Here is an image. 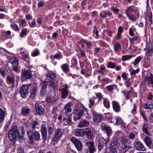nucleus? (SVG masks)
Listing matches in <instances>:
<instances>
[{
    "label": "nucleus",
    "instance_id": "nucleus-59",
    "mask_svg": "<svg viewBox=\"0 0 153 153\" xmlns=\"http://www.w3.org/2000/svg\"><path fill=\"white\" fill-rule=\"evenodd\" d=\"M115 66V64L112 62H110L108 63L107 65V67L111 68H114Z\"/></svg>",
    "mask_w": 153,
    "mask_h": 153
},
{
    "label": "nucleus",
    "instance_id": "nucleus-35",
    "mask_svg": "<svg viewBox=\"0 0 153 153\" xmlns=\"http://www.w3.org/2000/svg\"><path fill=\"white\" fill-rule=\"evenodd\" d=\"M30 109L27 107H23L22 109V112L23 115H26L28 114L30 111Z\"/></svg>",
    "mask_w": 153,
    "mask_h": 153
},
{
    "label": "nucleus",
    "instance_id": "nucleus-61",
    "mask_svg": "<svg viewBox=\"0 0 153 153\" xmlns=\"http://www.w3.org/2000/svg\"><path fill=\"white\" fill-rule=\"evenodd\" d=\"M127 16L128 19L131 21H136V19L134 17V15L129 14L127 15Z\"/></svg>",
    "mask_w": 153,
    "mask_h": 153
},
{
    "label": "nucleus",
    "instance_id": "nucleus-38",
    "mask_svg": "<svg viewBox=\"0 0 153 153\" xmlns=\"http://www.w3.org/2000/svg\"><path fill=\"white\" fill-rule=\"evenodd\" d=\"M148 125L144 123L143 127V131L144 133L146 134L149 135H151V133L149 131L147 130Z\"/></svg>",
    "mask_w": 153,
    "mask_h": 153
},
{
    "label": "nucleus",
    "instance_id": "nucleus-11",
    "mask_svg": "<svg viewBox=\"0 0 153 153\" xmlns=\"http://www.w3.org/2000/svg\"><path fill=\"white\" fill-rule=\"evenodd\" d=\"M48 84V81H43L40 84L41 86L40 95L42 96L45 95L46 92V88Z\"/></svg>",
    "mask_w": 153,
    "mask_h": 153
},
{
    "label": "nucleus",
    "instance_id": "nucleus-30",
    "mask_svg": "<svg viewBox=\"0 0 153 153\" xmlns=\"http://www.w3.org/2000/svg\"><path fill=\"white\" fill-rule=\"evenodd\" d=\"M89 125V122L85 120L81 121L79 123L78 127L82 128L88 126Z\"/></svg>",
    "mask_w": 153,
    "mask_h": 153
},
{
    "label": "nucleus",
    "instance_id": "nucleus-42",
    "mask_svg": "<svg viewBox=\"0 0 153 153\" xmlns=\"http://www.w3.org/2000/svg\"><path fill=\"white\" fill-rule=\"evenodd\" d=\"M115 119L116 120V123L117 124L120 125L122 124L123 125L125 124V123L123 122V120L120 117H116Z\"/></svg>",
    "mask_w": 153,
    "mask_h": 153
},
{
    "label": "nucleus",
    "instance_id": "nucleus-5",
    "mask_svg": "<svg viewBox=\"0 0 153 153\" xmlns=\"http://www.w3.org/2000/svg\"><path fill=\"white\" fill-rule=\"evenodd\" d=\"M32 74L29 70L23 69L22 71L21 79L25 80L26 79H30L32 77Z\"/></svg>",
    "mask_w": 153,
    "mask_h": 153
},
{
    "label": "nucleus",
    "instance_id": "nucleus-2",
    "mask_svg": "<svg viewBox=\"0 0 153 153\" xmlns=\"http://www.w3.org/2000/svg\"><path fill=\"white\" fill-rule=\"evenodd\" d=\"M19 135L18 127L16 126H12L8 133V137L10 140L15 141Z\"/></svg>",
    "mask_w": 153,
    "mask_h": 153
},
{
    "label": "nucleus",
    "instance_id": "nucleus-52",
    "mask_svg": "<svg viewBox=\"0 0 153 153\" xmlns=\"http://www.w3.org/2000/svg\"><path fill=\"white\" fill-rule=\"evenodd\" d=\"M7 72L6 70L4 68L0 69V73L3 77H4L5 75L7 74L6 73Z\"/></svg>",
    "mask_w": 153,
    "mask_h": 153
},
{
    "label": "nucleus",
    "instance_id": "nucleus-3",
    "mask_svg": "<svg viewBox=\"0 0 153 153\" xmlns=\"http://www.w3.org/2000/svg\"><path fill=\"white\" fill-rule=\"evenodd\" d=\"M27 135L28 137L29 143L30 144H33L34 140H38L40 137L39 133L36 131L33 132L31 130H29L27 132Z\"/></svg>",
    "mask_w": 153,
    "mask_h": 153
},
{
    "label": "nucleus",
    "instance_id": "nucleus-13",
    "mask_svg": "<svg viewBox=\"0 0 153 153\" xmlns=\"http://www.w3.org/2000/svg\"><path fill=\"white\" fill-rule=\"evenodd\" d=\"M41 130L42 139L43 140H45L47 138V128L45 125L43 124L42 125Z\"/></svg>",
    "mask_w": 153,
    "mask_h": 153
},
{
    "label": "nucleus",
    "instance_id": "nucleus-24",
    "mask_svg": "<svg viewBox=\"0 0 153 153\" xmlns=\"http://www.w3.org/2000/svg\"><path fill=\"white\" fill-rule=\"evenodd\" d=\"M84 130L81 129H76L74 132L75 136L78 137H83L84 135Z\"/></svg>",
    "mask_w": 153,
    "mask_h": 153
},
{
    "label": "nucleus",
    "instance_id": "nucleus-14",
    "mask_svg": "<svg viewBox=\"0 0 153 153\" xmlns=\"http://www.w3.org/2000/svg\"><path fill=\"white\" fill-rule=\"evenodd\" d=\"M138 8L137 7L134 6H131L128 7L126 10L125 13L127 15L130 14L132 12L137 11Z\"/></svg>",
    "mask_w": 153,
    "mask_h": 153
},
{
    "label": "nucleus",
    "instance_id": "nucleus-56",
    "mask_svg": "<svg viewBox=\"0 0 153 153\" xmlns=\"http://www.w3.org/2000/svg\"><path fill=\"white\" fill-rule=\"evenodd\" d=\"M48 133L49 135H51L53 134L54 131V129L51 126H48Z\"/></svg>",
    "mask_w": 153,
    "mask_h": 153
},
{
    "label": "nucleus",
    "instance_id": "nucleus-45",
    "mask_svg": "<svg viewBox=\"0 0 153 153\" xmlns=\"http://www.w3.org/2000/svg\"><path fill=\"white\" fill-rule=\"evenodd\" d=\"M117 148L109 146V153H117Z\"/></svg>",
    "mask_w": 153,
    "mask_h": 153
},
{
    "label": "nucleus",
    "instance_id": "nucleus-29",
    "mask_svg": "<svg viewBox=\"0 0 153 153\" xmlns=\"http://www.w3.org/2000/svg\"><path fill=\"white\" fill-rule=\"evenodd\" d=\"M88 146V150L89 153H94L95 150L94 146V143L92 142L87 143Z\"/></svg>",
    "mask_w": 153,
    "mask_h": 153
},
{
    "label": "nucleus",
    "instance_id": "nucleus-7",
    "mask_svg": "<svg viewBox=\"0 0 153 153\" xmlns=\"http://www.w3.org/2000/svg\"><path fill=\"white\" fill-rule=\"evenodd\" d=\"M63 132L64 131L62 129L58 128L56 129L53 137V140L56 142L59 140L62 136Z\"/></svg>",
    "mask_w": 153,
    "mask_h": 153
},
{
    "label": "nucleus",
    "instance_id": "nucleus-17",
    "mask_svg": "<svg viewBox=\"0 0 153 153\" xmlns=\"http://www.w3.org/2000/svg\"><path fill=\"white\" fill-rule=\"evenodd\" d=\"M102 117L101 114L94 113L93 117V121L97 123L100 122L102 120Z\"/></svg>",
    "mask_w": 153,
    "mask_h": 153
},
{
    "label": "nucleus",
    "instance_id": "nucleus-34",
    "mask_svg": "<svg viewBox=\"0 0 153 153\" xmlns=\"http://www.w3.org/2000/svg\"><path fill=\"white\" fill-rule=\"evenodd\" d=\"M61 68L65 73H68L70 71L69 65L67 64H65L62 65L61 66Z\"/></svg>",
    "mask_w": 153,
    "mask_h": 153
},
{
    "label": "nucleus",
    "instance_id": "nucleus-36",
    "mask_svg": "<svg viewBox=\"0 0 153 153\" xmlns=\"http://www.w3.org/2000/svg\"><path fill=\"white\" fill-rule=\"evenodd\" d=\"M105 139H102L100 141L99 144L98 145L99 149L100 151H101L102 149L103 146L104 144H107L108 142H105Z\"/></svg>",
    "mask_w": 153,
    "mask_h": 153
},
{
    "label": "nucleus",
    "instance_id": "nucleus-60",
    "mask_svg": "<svg viewBox=\"0 0 153 153\" xmlns=\"http://www.w3.org/2000/svg\"><path fill=\"white\" fill-rule=\"evenodd\" d=\"M105 67L104 66H102L100 67V69L99 70L98 72L101 73L102 74H103L104 73V70Z\"/></svg>",
    "mask_w": 153,
    "mask_h": 153
},
{
    "label": "nucleus",
    "instance_id": "nucleus-16",
    "mask_svg": "<svg viewBox=\"0 0 153 153\" xmlns=\"http://www.w3.org/2000/svg\"><path fill=\"white\" fill-rule=\"evenodd\" d=\"M135 147L136 149L138 151H144L146 148L143 143L140 141H137L135 144Z\"/></svg>",
    "mask_w": 153,
    "mask_h": 153
},
{
    "label": "nucleus",
    "instance_id": "nucleus-8",
    "mask_svg": "<svg viewBox=\"0 0 153 153\" xmlns=\"http://www.w3.org/2000/svg\"><path fill=\"white\" fill-rule=\"evenodd\" d=\"M70 140L73 143L78 150H81L82 149V143L81 141L78 139L74 137H72L70 139Z\"/></svg>",
    "mask_w": 153,
    "mask_h": 153
},
{
    "label": "nucleus",
    "instance_id": "nucleus-27",
    "mask_svg": "<svg viewBox=\"0 0 153 153\" xmlns=\"http://www.w3.org/2000/svg\"><path fill=\"white\" fill-rule=\"evenodd\" d=\"M72 106V104L71 103L69 102L67 103L64 108V110L65 114L71 111V108Z\"/></svg>",
    "mask_w": 153,
    "mask_h": 153
},
{
    "label": "nucleus",
    "instance_id": "nucleus-62",
    "mask_svg": "<svg viewBox=\"0 0 153 153\" xmlns=\"http://www.w3.org/2000/svg\"><path fill=\"white\" fill-rule=\"evenodd\" d=\"M71 64L74 66H76L77 64V59L75 58H73L71 60Z\"/></svg>",
    "mask_w": 153,
    "mask_h": 153
},
{
    "label": "nucleus",
    "instance_id": "nucleus-46",
    "mask_svg": "<svg viewBox=\"0 0 153 153\" xmlns=\"http://www.w3.org/2000/svg\"><path fill=\"white\" fill-rule=\"evenodd\" d=\"M110 10L113 12L116 15L118 13V12L120 10V9L114 7H112L111 8Z\"/></svg>",
    "mask_w": 153,
    "mask_h": 153
},
{
    "label": "nucleus",
    "instance_id": "nucleus-55",
    "mask_svg": "<svg viewBox=\"0 0 153 153\" xmlns=\"http://www.w3.org/2000/svg\"><path fill=\"white\" fill-rule=\"evenodd\" d=\"M62 55L61 53H56L53 56L54 58L58 59H61L62 58Z\"/></svg>",
    "mask_w": 153,
    "mask_h": 153
},
{
    "label": "nucleus",
    "instance_id": "nucleus-33",
    "mask_svg": "<svg viewBox=\"0 0 153 153\" xmlns=\"http://www.w3.org/2000/svg\"><path fill=\"white\" fill-rule=\"evenodd\" d=\"M6 112L2 109L0 108V122H3L6 115Z\"/></svg>",
    "mask_w": 153,
    "mask_h": 153
},
{
    "label": "nucleus",
    "instance_id": "nucleus-4",
    "mask_svg": "<svg viewBox=\"0 0 153 153\" xmlns=\"http://www.w3.org/2000/svg\"><path fill=\"white\" fill-rule=\"evenodd\" d=\"M10 62L13 65V69L16 72H19V68L18 67V59L14 56L10 57L9 60Z\"/></svg>",
    "mask_w": 153,
    "mask_h": 153
},
{
    "label": "nucleus",
    "instance_id": "nucleus-57",
    "mask_svg": "<svg viewBox=\"0 0 153 153\" xmlns=\"http://www.w3.org/2000/svg\"><path fill=\"white\" fill-rule=\"evenodd\" d=\"M142 59L141 56H139L137 57L134 60V66L136 65L137 64H138L140 61Z\"/></svg>",
    "mask_w": 153,
    "mask_h": 153
},
{
    "label": "nucleus",
    "instance_id": "nucleus-48",
    "mask_svg": "<svg viewBox=\"0 0 153 153\" xmlns=\"http://www.w3.org/2000/svg\"><path fill=\"white\" fill-rule=\"evenodd\" d=\"M39 51L37 49H35L32 52L31 55L33 56H35L39 55Z\"/></svg>",
    "mask_w": 153,
    "mask_h": 153
},
{
    "label": "nucleus",
    "instance_id": "nucleus-31",
    "mask_svg": "<svg viewBox=\"0 0 153 153\" xmlns=\"http://www.w3.org/2000/svg\"><path fill=\"white\" fill-rule=\"evenodd\" d=\"M46 76L52 79H54L56 77V74L52 71H48L46 74Z\"/></svg>",
    "mask_w": 153,
    "mask_h": 153
},
{
    "label": "nucleus",
    "instance_id": "nucleus-47",
    "mask_svg": "<svg viewBox=\"0 0 153 153\" xmlns=\"http://www.w3.org/2000/svg\"><path fill=\"white\" fill-rule=\"evenodd\" d=\"M27 32V30L26 28H24L22 30V31L20 35V37L21 38H23L25 36Z\"/></svg>",
    "mask_w": 153,
    "mask_h": 153
},
{
    "label": "nucleus",
    "instance_id": "nucleus-19",
    "mask_svg": "<svg viewBox=\"0 0 153 153\" xmlns=\"http://www.w3.org/2000/svg\"><path fill=\"white\" fill-rule=\"evenodd\" d=\"M85 134L87 137L90 139H91L93 135V132L92 130L89 128H87L84 130V134Z\"/></svg>",
    "mask_w": 153,
    "mask_h": 153
},
{
    "label": "nucleus",
    "instance_id": "nucleus-51",
    "mask_svg": "<svg viewBox=\"0 0 153 153\" xmlns=\"http://www.w3.org/2000/svg\"><path fill=\"white\" fill-rule=\"evenodd\" d=\"M22 59H23L25 60L26 61L28 64L29 65V57L28 54H23L22 55Z\"/></svg>",
    "mask_w": 153,
    "mask_h": 153
},
{
    "label": "nucleus",
    "instance_id": "nucleus-64",
    "mask_svg": "<svg viewBox=\"0 0 153 153\" xmlns=\"http://www.w3.org/2000/svg\"><path fill=\"white\" fill-rule=\"evenodd\" d=\"M129 34L131 36H134V34L132 28L131 27L129 29Z\"/></svg>",
    "mask_w": 153,
    "mask_h": 153
},
{
    "label": "nucleus",
    "instance_id": "nucleus-44",
    "mask_svg": "<svg viewBox=\"0 0 153 153\" xmlns=\"http://www.w3.org/2000/svg\"><path fill=\"white\" fill-rule=\"evenodd\" d=\"M148 52L149 56H150L152 55L153 53V45H151L148 47Z\"/></svg>",
    "mask_w": 153,
    "mask_h": 153
},
{
    "label": "nucleus",
    "instance_id": "nucleus-12",
    "mask_svg": "<svg viewBox=\"0 0 153 153\" xmlns=\"http://www.w3.org/2000/svg\"><path fill=\"white\" fill-rule=\"evenodd\" d=\"M7 82L11 84V87L13 88L15 85V76L14 75L12 74L11 75L8 76L7 77Z\"/></svg>",
    "mask_w": 153,
    "mask_h": 153
},
{
    "label": "nucleus",
    "instance_id": "nucleus-40",
    "mask_svg": "<svg viewBox=\"0 0 153 153\" xmlns=\"http://www.w3.org/2000/svg\"><path fill=\"white\" fill-rule=\"evenodd\" d=\"M133 57L131 55H124L122 56V59L123 61H126L131 59Z\"/></svg>",
    "mask_w": 153,
    "mask_h": 153
},
{
    "label": "nucleus",
    "instance_id": "nucleus-15",
    "mask_svg": "<svg viewBox=\"0 0 153 153\" xmlns=\"http://www.w3.org/2000/svg\"><path fill=\"white\" fill-rule=\"evenodd\" d=\"M68 86L67 85H65L64 88L61 89L62 93V97L63 99H65L68 94Z\"/></svg>",
    "mask_w": 153,
    "mask_h": 153
},
{
    "label": "nucleus",
    "instance_id": "nucleus-54",
    "mask_svg": "<svg viewBox=\"0 0 153 153\" xmlns=\"http://www.w3.org/2000/svg\"><path fill=\"white\" fill-rule=\"evenodd\" d=\"M38 125V122L36 120L32 121L31 122L32 128L33 129H35L36 126Z\"/></svg>",
    "mask_w": 153,
    "mask_h": 153
},
{
    "label": "nucleus",
    "instance_id": "nucleus-28",
    "mask_svg": "<svg viewBox=\"0 0 153 153\" xmlns=\"http://www.w3.org/2000/svg\"><path fill=\"white\" fill-rule=\"evenodd\" d=\"M80 43L81 44H83V43H85L87 47L89 48H91L93 46L92 44L90 41L88 40L83 39H81L80 41Z\"/></svg>",
    "mask_w": 153,
    "mask_h": 153
},
{
    "label": "nucleus",
    "instance_id": "nucleus-25",
    "mask_svg": "<svg viewBox=\"0 0 153 153\" xmlns=\"http://www.w3.org/2000/svg\"><path fill=\"white\" fill-rule=\"evenodd\" d=\"M144 141L146 144L149 147H150L152 143V142L151 138L148 136L146 137L144 139Z\"/></svg>",
    "mask_w": 153,
    "mask_h": 153
},
{
    "label": "nucleus",
    "instance_id": "nucleus-1",
    "mask_svg": "<svg viewBox=\"0 0 153 153\" xmlns=\"http://www.w3.org/2000/svg\"><path fill=\"white\" fill-rule=\"evenodd\" d=\"M121 142H122L121 151L123 152H125L129 148L127 139H123L122 138H120L119 137H114L112 140L109 146L118 148Z\"/></svg>",
    "mask_w": 153,
    "mask_h": 153
},
{
    "label": "nucleus",
    "instance_id": "nucleus-22",
    "mask_svg": "<svg viewBox=\"0 0 153 153\" xmlns=\"http://www.w3.org/2000/svg\"><path fill=\"white\" fill-rule=\"evenodd\" d=\"M58 99L57 96L55 95L54 97H52L51 96H48L46 97V101L48 103H53L55 102Z\"/></svg>",
    "mask_w": 153,
    "mask_h": 153
},
{
    "label": "nucleus",
    "instance_id": "nucleus-63",
    "mask_svg": "<svg viewBox=\"0 0 153 153\" xmlns=\"http://www.w3.org/2000/svg\"><path fill=\"white\" fill-rule=\"evenodd\" d=\"M36 22L35 20L34 19L31 23L30 22H29V24L30 27L32 28L34 27L36 25Z\"/></svg>",
    "mask_w": 153,
    "mask_h": 153
},
{
    "label": "nucleus",
    "instance_id": "nucleus-49",
    "mask_svg": "<svg viewBox=\"0 0 153 153\" xmlns=\"http://www.w3.org/2000/svg\"><path fill=\"white\" fill-rule=\"evenodd\" d=\"M140 71V69L139 68H137L136 70L133 69H129V71L130 72V74L131 75H134L136 74L137 73Z\"/></svg>",
    "mask_w": 153,
    "mask_h": 153
},
{
    "label": "nucleus",
    "instance_id": "nucleus-58",
    "mask_svg": "<svg viewBox=\"0 0 153 153\" xmlns=\"http://www.w3.org/2000/svg\"><path fill=\"white\" fill-rule=\"evenodd\" d=\"M117 86L115 85H110L107 86L106 87V88L109 91H111L113 90L114 88H115L117 87Z\"/></svg>",
    "mask_w": 153,
    "mask_h": 153
},
{
    "label": "nucleus",
    "instance_id": "nucleus-39",
    "mask_svg": "<svg viewBox=\"0 0 153 153\" xmlns=\"http://www.w3.org/2000/svg\"><path fill=\"white\" fill-rule=\"evenodd\" d=\"M121 46L120 43H116L114 45V51L115 52H117L119 51L121 48Z\"/></svg>",
    "mask_w": 153,
    "mask_h": 153
},
{
    "label": "nucleus",
    "instance_id": "nucleus-53",
    "mask_svg": "<svg viewBox=\"0 0 153 153\" xmlns=\"http://www.w3.org/2000/svg\"><path fill=\"white\" fill-rule=\"evenodd\" d=\"M107 15V11L106 10H103L100 13V16L102 18H105Z\"/></svg>",
    "mask_w": 153,
    "mask_h": 153
},
{
    "label": "nucleus",
    "instance_id": "nucleus-9",
    "mask_svg": "<svg viewBox=\"0 0 153 153\" xmlns=\"http://www.w3.org/2000/svg\"><path fill=\"white\" fill-rule=\"evenodd\" d=\"M30 85V84L23 85L20 88V94L21 97L23 98L26 97V95L28 93V89Z\"/></svg>",
    "mask_w": 153,
    "mask_h": 153
},
{
    "label": "nucleus",
    "instance_id": "nucleus-26",
    "mask_svg": "<svg viewBox=\"0 0 153 153\" xmlns=\"http://www.w3.org/2000/svg\"><path fill=\"white\" fill-rule=\"evenodd\" d=\"M37 91V87L36 86H34L31 89L30 91V97L34 98L36 96Z\"/></svg>",
    "mask_w": 153,
    "mask_h": 153
},
{
    "label": "nucleus",
    "instance_id": "nucleus-20",
    "mask_svg": "<svg viewBox=\"0 0 153 153\" xmlns=\"http://www.w3.org/2000/svg\"><path fill=\"white\" fill-rule=\"evenodd\" d=\"M48 87L49 88H52L53 90L55 91H56L57 90L58 87L57 85L55 84L54 81L50 80L48 81Z\"/></svg>",
    "mask_w": 153,
    "mask_h": 153
},
{
    "label": "nucleus",
    "instance_id": "nucleus-43",
    "mask_svg": "<svg viewBox=\"0 0 153 153\" xmlns=\"http://www.w3.org/2000/svg\"><path fill=\"white\" fill-rule=\"evenodd\" d=\"M18 22L19 25H20L22 27H25L24 25L26 23V22L24 19H18Z\"/></svg>",
    "mask_w": 153,
    "mask_h": 153
},
{
    "label": "nucleus",
    "instance_id": "nucleus-41",
    "mask_svg": "<svg viewBox=\"0 0 153 153\" xmlns=\"http://www.w3.org/2000/svg\"><path fill=\"white\" fill-rule=\"evenodd\" d=\"M103 104L105 107L107 108H109L110 107V102L107 99L103 98Z\"/></svg>",
    "mask_w": 153,
    "mask_h": 153
},
{
    "label": "nucleus",
    "instance_id": "nucleus-23",
    "mask_svg": "<svg viewBox=\"0 0 153 153\" xmlns=\"http://www.w3.org/2000/svg\"><path fill=\"white\" fill-rule=\"evenodd\" d=\"M113 108L114 111L118 112L120 111V107L119 103L116 101L112 102Z\"/></svg>",
    "mask_w": 153,
    "mask_h": 153
},
{
    "label": "nucleus",
    "instance_id": "nucleus-32",
    "mask_svg": "<svg viewBox=\"0 0 153 153\" xmlns=\"http://www.w3.org/2000/svg\"><path fill=\"white\" fill-rule=\"evenodd\" d=\"M122 92L125 96L126 100H128L130 99L131 93V90H123Z\"/></svg>",
    "mask_w": 153,
    "mask_h": 153
},
{
    "label": "nucleus",
    "instance_id": "nucleus-21",
    "mask_svg": "<svg viewBox=\"0 0 153 153\" xmlns=\"http://www.w3.org/2000/svg\"><path fill=\"white\" fill-rule=\"evenodd\" d=\"M144 79L145 80L147 81L149 83L152 84L153 87V74L150 72L148 73Z\"/></svg>",
    "mask_w": 153,
    "mask_h": 153
},
{
    "label": "nucleus",
    "instance_id": "nucleus-10",
    "mask_svg": "<svg viewBox=\"0 0 153 153\" xmlns=\"http://www.w3.org/2000/svg\"><path fill=\"white\" fill-rule=\"evenodd\" d=\"M102 129L104 131H105L107 134L108 137L105 139V142L106 143L108 142L109 140V137L112 135V131L111 128L108 126L106 125H104L102 126Z\"/></svg>",
    "mask_w": 153,
    "mask_h": 153
},
{
    "label": "nucleus",
    "instance_id": "nucleus-37",
    "mask_svg": "<svg viewBox=\"0 0 153 153\" xmlns=\"http://www.w3.org/2000/svg\"><path fill=\"white\" fill-rule=\"evenodd\" d=\"M72 117L71 115H69L66 121L63 123L65 125H71L72 124Z\"/></svg>",
    "mask_w": 153,
    "mask_h": 153
},
{
    "label": "nucleus",
    "instance_id": "nucleus-18",
    "mask_svg": "<svg viewBox=\"0 0 153 153\" xmlns=\"http://www.w3.org/2000/svg\"><path fill=\"white\" fill-rule=\"evenodd\" d=\"M35 106L36 110L38 114H42L44 112V108H42L41 106L38 103H36Z\"/></svg>",
    "mask_w": 153,
    "mask_h": 153
},
{
    "label": "nucleus",
    "instance_id": "nucleus-50",
    "mask_svg": "<svg viewBox=\"0 0 153 153\" xmlns=\"http://www.w3.org/2000/svg\"><path fill=\"white\" fill-rule=\"evenodd\" d=\"M11 28L16 31H19V29L18 26L16 24H13L10 25Z\"/></svg>",
    "mask_w": 153,
    "mask_h": 153
},
{
    "label": "nucleus",
    "instance_id": "nucleus-6",
    "mask_svg": "<svg viewBox=\"0 0 153 153\" xmlns=\"http://www.w3.org/2000/svg\"><path fill=\"white\" fill-rule=\"evenodd\" d=\"M74 120L79 119L82 117L83 113V110L79 107L75 108L74 109Z\"/></svg>",
    "mask_w": 153,
    "mask_h": 153
}]
</instances>
